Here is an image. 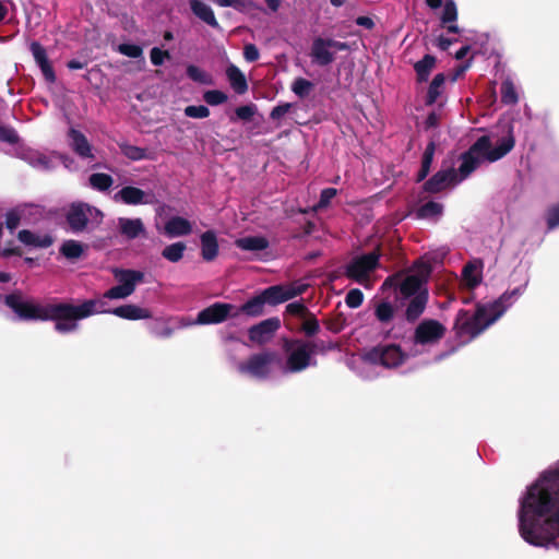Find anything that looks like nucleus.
<instances>
[{
  "label": "nucleus",
  "mask_w": 559,
  "mask_h": 559,
  "mask_svg": "<svg viewBox=\"0 0 559 559\" xmlns=\"http://www.w3.org/2000/svg\"><path fill=\"white\" fill-rule=\"evenodd\" d=\"M457 181V173L454 168L441 169L425 181L423 188L428 193H439Z\"/></svg>",
  "instance_id": "f3484780"
},
{
  "label": "nucleus",
  "mask_w": 559,
  "mask_h": 559,
  "mask_svg": "<svg viewBox=\"0 0 559 559\" xmlns=\"http://www.w3.org/2000/svg\"><path fill=\"white\" fill-rule=\"evenodd\" d=\"M380 257L379 247L369 253L355 257L345 267L346 277L357 283L365 282L369 274L378 267Z\"/></svg>",
  "instance_id": "1a4fd4ad"
},
{
  "label": "nucleus",
  "mask_w": 559,
  "mask_h": 559,
  "mask_svg": "<svg viewBox=\"0 0 559 559\" xmlns=\"http://www.w3.org/2000/svg\"><path fill=\"white\" fill-rule=\"evenodd\" d=\"M421 267L423 269L419 274L407 275L399 283L397 292L401 296L400 299H408L424 290H428L425 287V284L430 275L431 266L423 263Z\"/></svg>",
  "instance_id": "ddd939ff"
},
{
  "label": "nucleus",
  "mask_w": 559,
  "mask_h": 559,
  "mask_svg": "<svg viewBox=\"0 0 559 559\" xmlns=\"http://www.w3.org/2000/svg\"><path fill=\"white\" fill-rule=\"evenodd\" d=\"M313 88V83L304 78H297L292 84V91L300 98L307 97Z\"/></svg>",
  "instance_id": "a18cd8bd"
},
{
  "label": "nucleus",
  "mask_w": 559,
  "mask_h": 559,
  "mask_svg": "<svg viewBox=\"0 0 559 559\" xmlns=\"http://www.w3.org/2000/svg\"><path fill=\"white\" fill-rule=\"evenodd\" d=\"M407 354L397 344H379L364 354V360L370 365L386 369L397 368L405 362Z\"/></svg>",
  "instance_id": "423d86ee"
},
{
  "label": "nucleus",
  "mask_w": 559,
  "mask_h": 559,
  "mask_svg": "<svg viewBox=\"0 0 559 559\" xmlns=\"http://www.w3.org/2000/svg\"><path fill=\"white\" fill-rule=\"evenodd\" d=\"M186 73H187V76L190 80H192L193 82L204 84V85L213 84L212 75L194 64H189L186 69Z\"/></svg>",
  "instance_id": "58836bf2"
},
{
  "label": "nucleus",
  "mask_w": 559,
  "mask_h": 559,
  "mask_svg": "<svg viewBox=\"0 0 559 559\" xmlns=\"http://www.w3.org/2000/svg\"><path fill=\"white\" fill-rule=\"evenodd\" d=\"M435 152H436V142L433 140H431L427 144V146L425 148V152L423 154L421 165L431 168V164H432V160H433Z\"/></svg>",
  "instance_id": "e2e57ef3"
},
{
  "label": "nucleus",
  "mask_w": 559,
  "mask_h": 559,
  "mask_svg": "<svg viewBox=\"0 0 559 559\" xmlns=\"http://www.w3.org/2000/svg\"><path fill=\"white\" fill-rule=\"evenodd\" d=\"M476 266L468 262L464 265L462 275L468 288L474 289L481 282V277L475 275Z\"/></svg>",
  "instance_id": "c03bdc74"
},
{
  "label": "nucleus",
  "mask_w": 559,
  "mask_h": 559,
  "mask_svg": "<svg viewBox=\"0 0 559 559\" xmlns=\"http://www.w3.org/2000/svg\"><path fill=\"white\" fill-rule=\"evenodd\" d=\"M292 107L293 105L290 103H283L275 106L270 112V118L274 121H277L281 118H283L284 115H286Z\"/></svg>",
  "instance_id": "0e129e2a"
},
{
  "label": "nucleus",
  "mask_w": 559,
  "mask_h": 559,
  "mask_svg": "<svg viewBox=\"0 0 559 559\" xmlns=\"http://www.w3.org/2000/svg\"><path fill=\"white\" fill-rule=\"evenodd\" d=\"M307 288L308 285L302 283H293L289 285H284V289L287 295V300L302 295L307 290Z\"/></svg>",
  "instance_id": "13d9d810"
},
{
  "label": "nucleus",
  "mask_w": 559,
  "mask_h": 559,
  "mask_svg": "<svg viewBox=\"0 0 559 559\" xmlns=\"http://www.w3.org/2000/svg\"><path fill=\"white\" fill-rule=\"evenodd\" d=\"M304 321L300 326V331L307 337H313L320 332V322L317 319L316 314L309 311L304 318Z\"/></svg>",
  "instance_id": "4c0bfd02"
},
{
  "label": "nucleus",
  "mask_w": 559,
  "mask_h": 559,
  "mask_svg": "<svg viewBox=\"0 0 559 559\" xmlns=\"http://www.w3.org/2000/svg\"><path fill=\"white\" fill-rule=\"evenodd\" d=\"M151 332L157 337L168 338L173 335L174 329L166 321L157 319L151 326Z\"/></svg>",
  "instance_id": "49530a36"
},
{
  "label": "nucleus",
  "mask_w": 559,
  "mask_h": 559,
  "mask_svg": "<svg viewBox=\"0 0 559 559\" xmlns=\"http://www.w3.org/2000/svg\"><path fill=\"white\" fill-rule=\"evenodd\" d=\"M186 248L187 246L182 241L168 245L163 249L162 257L170 262H178L182 259Z\"/></svg>",
  "instance_id": "c9c22d12"
},
{
  "label": "nucleus",
  "mask_w": 559,
  "mask_h": 559,
  "mask_svg": "<svg viewBox=\"0 0 559 559\" xmlns=\"http://www.w3.org/2000/svg\"><path fill=\"white\" fill-rule=\"evenodd\" d=\"M325 328L332 333H340L346 324V319L342 313L323 321Z\"/></svg>",
  "instance_id": "8fccbe9b"
},
{
  "label": "nucleus",
  "mask_w": 559,
  "mask_h": 559,
  "mask_svg": "<svg viewBox=\"0 0 559 559\" xmlns=\"http://www.w3.org/2000/svg\"><path fill=\"white\" fill-rule=\"evenodd\" d=\"M170 52L158 47H153L150 51V59L153 66L160 67L166 59H170Z\"/></svg>",
  "instance_id": "3c124183"
},
{
  "label": "nucleus",
  "mask_w": 559,
  "mask_h": 559,
  "mask_svg": "<svg viewBox=\"0 0 559 559\" xmlns=\"http://www.w3.org/2000/svg\"><path fill=\"white\" fill-rule=\"evenodd\" d=\"M119 233L128 240L145 236V226L141 218L120 217L118 219Z\"/></svg>",
  "instance_id": "412c9836"
},
{
  "label": "nucleus",
  "mask_w": 559,
  "mask_h": 559,
  "mask_svg": "<svg viewBox=\"0 0 559 559\" xmlns=\"http://www.w3.org/2000/svg\"><path fill=\"white\" fill-rule=\"evenodd\" d=\"M336 195V189L334 188H326L321 191L320 199L318 206L319 207H326L331 200Z\"/></svg>",
  "instance_id": "774afa93"
},
{
  "label": "nucleus",
  "mask_w": 559,
  "mask_h": 559,
  "mask_svg": "<svg viewBox=\"0 0 559 559\" xmlns=\"http://www.w3.org/2000/svg\"><path fill=\"white\" fill-rule=\"evenodd\" d=\"M119 148L121 153L131 160H142L147 158L146 150L131 145L128 143H120Z\"/></svg>",
  "instance_id": "a19ab883"
},
{
  "label": "nucleus",
  "mask_w": 559,
  "mask_h": 559,
  "mask_svg": "<svg viewBox=\"0 0 559 559\" xmlns=\"http://www.w3.org/2000/svg\"><path fill=\"white\" fill-rule=\"evenodd\" d=\"M192 230L190 222L180 216L169 218L165 224V231L171 237L186 236Z\"/></svg>",
  "instance_id": "a878e982"
},
{
  "label": "nucleus",
  "mask_w": 559,
  "mask_h": 559,
  "mask_svg": "<svg viewBox=\"0 0 559 559\" xmlns=\"http://www.w3.org/2000/svg\"><path fill=\"white\" fill-rule=\"evenodd\" d=\"M226 75L231 88L237 94H245L248 91V83L245 74L235 64H230L226 69Z\"/></svg>",
  "instance_id": "bb28decb"
},
{
  "label": "nucleus",
  "mask_w": 559,
  "mask_h": 559,
  "mask_svg": "<svg viewBox=\"0 0 559 559\" xmlns=\"http://www.w3.org/2000/svg\"><path fill=\"white\" fill-rule=\"evenodd\" d=\"M330 48L336 50L347 49V44L330 38L317 37L312 41L310 56L317 64L325 67L334 61V52L330 51Z\"/></svg>",
  "instance_id": "f8f14e48"
},
{
  "label": "nucleus",
  "mask_w": 559,
  "mask_h": 559,
  "mask_svg": "<svg viewBox=\"0 0 559 559\" xmlns=\"http://www.w3.org/2000/svg\"><path fill=\"white\" fill-rule=\"evenodd\" d=\"M519 534L527 544L559 548V462L543 471L519 500Z\"/></svg>",
  "instance_id": "f257e3e1"
},
{
  "label": "nucleus",
  "mask_w": 559,
  "mask_h": 559,
  "mask_svg": "<svg viewBox=\"0 0 559 559\" xmlns=\"http://www.w3.org/2000/svg\"><path fill=\"white\" fill-rule=\"evenodd\" d=\"M546 221L548 229H554L559 226V203L547 210Z\"/></svg>",
  "instance_id": "052dcab7"
},
{
  "label": "nucleus",
  "mask_w": 559,
  "mask_h": 559,
  "mask_svg": "<svg viewBox=\"0 0 559 559\" xmlns=\"http://www.w3.org/2000/svg\"><path fill=\"white\" fill-rule=\"evenodd\" d=\"M114 276L119 284L106 290L104 298L124 299L134 293L138 284L144 282V273L138 270L115 269Z\"/></svg>",
  "instance_id": "0eeeda50"
},
{
  "label": "nucleus",
  "mask_w": 559,
  "mask_h": 559,
  "mask_svg": "<svg viewBox=\"0 0 559 559\" xmlns=\"http://www.w3.org/2000/svg\"><path fill=\"white\" fill-rule=\"evenodd\" d=\"M261 295L263 296L266 304L275 306L287 301V295L284 289V285H274L265 288Z\"/></svg>",
  "instance_id": "72a5a7b5"
},
{
  "label": "nucleus",
  "mask_w": 559,
  "mask_h": 559,
  "mask_svg": "<svg viewBox=\"0 0 559 559\" xmlns=\"http://www.w3.org/2000/svg\"><path fill=\"white\" fill-rule=\"evenodd\" d=\"M436 57L432 55H425L423 59L414 64V69L417 75V81L423 83L428 81L430 72L436 66Z\"/></svg>",
  "instance_id": "c756f323"
},
{
  "label": "nucleus",
  "mask_w": 559,
  "mask_h": 559,
  "mask_svg": "<svg viewBox=\"0 0 559 559\" xmlns=\"http://www.w3.org/2000/svg\"><path fill=\"white\" fill-rule=\"evenodd\" d=\"M429 299L428 290H424L408 299L396 298L400 306H405L404 319L408 323H415L425 312Z\"/></svg>",
  "instance_id": "dca6fc26"
},
{
  "label": "nucleus",
  "mask_w": 559,
  "mask_h": 559,
  "mask_svg": "<svg viewBox=\"0 0 559 559\" xmlns=\"http://www.w3.org/2000/svg\"><path fill=\"white\" fill-rule=\"evenodd\" d=\"M447 328L435 319L423 320L415 329L413 342L416 345H433L445 335Z\"/></svg>",
  "instance_id": "9d476101"
},
{
  "label": "nucleus",
  "mask_w": 559,
  "mask_h": 559,
  "mask_svg": "<svg viewBox=\"0 0 559 559\" xmlns=\"http://www.w3.org/2000/svg\"><path fill=\"white\" fill-rule=\"evenodd\" d=\"M21 222V215L17 211L11 210L5 215V226L9 230L13 231L17 228Z\"/></svg>",
  "instance_id": "69168bd1"
},
{
  "label": "nucleus",
  "mask_w": 559,
  "mask_h": 559,
  "mask_svg": "<svg viewBox=\"0 0 559 559\" xmlns=\"http://www.w3.org/2000/svg\"><path fill=\"white\" fill-rule=\"evenodd\" d=\"M189 5L192 13L202 22L213 28H219V23L215 17L214 11L210 5L201 0H189Z\"/></svg>",
  "instance_id": "4be33fe9"
},
{
  "label": "nucleus",
  "mask_w": 559,
  "mask_h": 559,
  "mask_svg": "<svg viewBox=\"0 0 559 559\" xmlns=\"http://www.w3.org/2000/svg\"><path fill=\"white\" fill-rule=\"evenodd\" d=\"M218 254V241L215 231L206 230L201 235V255L204 261L211 262Z\"/></svg>",
  "instance_id": "b1692460"
},
{
  "label": "nucleus",
  "mask_w": 559,
  "mask_h": 559,
  "mask_svg": "<svg viewBox=\"0 0 559 559\" xmlns=\"http://www.w3.org/2000/svg\"><path fill=\"white\" fill-rule=\"evenodd\" d=\"M521 294L522 288L516 287L510 292H504L498 299L491 302H477L474 313L460 309L453 325L456 337L463 342H469L480 335L507 311L512 305V299Z\"/></svg>",
  "instance_id": "7ed1b4c3"
},
{
  "label": "nucleus",
  "mask_w": 559,
  "mask_h": 559,
  "mask_svg": "<svg viewBox=\"0 0 559 559\" xmlns=\"http://www.w3.org/2000/svg\"><path fill=\"white\" fill-rule=\"evenodd\" d=\"M91 218H98V223H100L103 213L97 207L85 202L71 203L66 213V222L73 234L86 230Z\"/></svg>",
  "instance_id": "6e6552de"
},
{
  "label": "nucleus",
  "mask_w": 559,
  "mask_h": 559,
  "mask_svg": "<svg viewBox=\"0 0 559 559\" xmlns=\"http://www.w3.org/2000/svg\"><path fill=\"white\" fill-rule=\"evenodd\" d=\"M443 213V205L436 201H428L415 211L417 219H438Z\"/></svg>",
  "instance_id": "c85d7f7f"
},
{
  "label": "nucleus",
  "mask_w": 559,
  "mask_h": 559,
  "mask_svg": "<svg viewBox=\"0 0 559 559\" xmlns=\"http://www.w3.org/2000/svg\"><path fill=\"white\" fill-rule=\"evenodd\" d=\"M118 51L129 58H140L143 53L142 47L135 44H120Z\"/></svg>",
  "instance_id": "5fc2aeb1"
},
{
  "label": "nucleus",
  "mask_w": 559,
  "mask_h": 559,
  "mask_svg": "<svg viewBox=\"0 0 559 559\" xmlns=\"http://www.w3.org/2000/svg\"><path fill=\"white\" fill-rule=\"evenodd\" d=\"M515 145V139L510 130L508 135L502 138L497 146L491 147V140L489 135H481L478 138L467 151L460 155L461 165L456 170L459 181L466 179L474 173L481 160L490 163L497 162L510 153Z\"/></svg>",
  "instance_id": "20e7f679"
},
{
  "label": "nucleus",
  "mask_w": 559,
  "mask_h": 559,
  "mask_svg": "<svg viewBox=\"0 0 559 559\" xmlns=\"http://www.w3.org/2000/svg\"><path fill=\"white\" fill-rule=\"evenodd\" d=\"M457 20V8L453 0H447L441 15V24L447 25Z\"/></svg>",
  "instance_id": "de8ad7c7"
},
{
  "label": "nucleus",
  "mask_w": 559,
  "mask_h": 559,
  "mask_svg": "<svg viewBox=\"0 0 559 559\" xmlns=\"http://www.w3.org/2000/svg\"><path fill=\"white\" fill-rule=\"evenodd\" d=\"M282 349L286 354L285 370L288 372L298 373L317 365L307 340L283 337Z\"/></svg>",
  "instance_id": "39448f33"
},
{
  "label": "nucleus",
  "mask_w": 559,
  "mask_h": 559,
  "mask_svg": "<svg viewBox=\"0 0 559 559\" xmlns=\"http://www.w3.org/2000/svg\"><path fill=\"white\" fill-rule=\"evenodd\" d=\"M31 51L33 53V57L38 64V67L41 70V73L45 78V80L48 83H55L56 82V73L55 70L48 59L46 49L37 41H33L31 44Z\"/></svg>",
  "instance_id": "6ab92c4d"
},
{
  "label": "nucleus",
  "mask_w": 559,
  "mask_h": 559,
  "mask_svg": "<svg viewBox=\"0 0 559 559\" xmlns=\"http://www.w3.org/2000/svg\"><path fill=\"white\" fill-rule=\"evenodd\" d=\"M235 308L231 304L215 302L198 313L197 323L206 324H218L224 322L227 318L234 317L230 312Z\"/></svg>",
  "instance_id": "2eb2a0df"
},
{
  "label": "nucleus",
  "mask_w": 559,
  "mask_h": 559,
  "mask_svg": "<svg viewBox=\"0 0 559 559\" xmlns=\"http://www.w3.org/2000/svg\"><path fill=\"white\" fill-rule=\"evenodd\" d=\"M501 102L504 105H514L519 100V96L513 82L510 79L504 80L500 86Z\"/></svg>",
  "instance_id": "e433bc0d"
},
{
  "label": "nucleus",
  "mask_w": 559,
  "mask_h": 559,
  "mask_svg": "<svg viewBox=\"0 0 559 559\" xmlns=\"http://www.w3.org/2000/svg\"><path fill=\"white\" fill-rule=\"evenodd\" d=\"M203 99L211 106H218L227 100V95L218 90H210L203 94Z\"/></svg>",
  "instance_id": "09e8293b"
},
{
  "label": "nucleus",
  "mask_w": 559,
  "mask_h": 559,
  "mask_svg": "<svg viewBox=\"0 0 559 559\" xmlns=\"http://www.w3.org/2000/svg\"><path fill=\"white\" fill-rule=\"evenodd\" d=\"M362 301H364V294L358 288L350 289L345 297L346 305L353 309L360 307Z\"/></svg>",
  "instance_id": "864d4df0"
},
{
  "label": "nucleus",
  "mask_w": 559,
  "mask_h": 559,
  "mask_svg": "<svg viewBox=\"0 0 559 559\" xmlns=\"http://www.w3.org/2000/svg\"><path fill=\"white\" fill-rule=\"evenodd\" d=\"M257 110L255 105H243L236 108L235 114L238 119L243 121H250L252 117L254 116Z\"/></svg>",
  "instance_id": "bf43d9fd"
},
{
  "label": "nucleus",
  "mask_w": 559,
  "mask_h": 559,
  "mask_svg": "<svg viewBox=\"0 0 559 559\" xmlns=\"http://www.w3.org/2000/svg\"><path fill=\"white\" fill-rule=\"evenodd\" d=\"M4 305L9 307L20 320L23 321H53L55 331L60 334L71 333L78 330V321L88 318L97 310L96 306H103V300L87 299L81 305L69 302L39 305L32 300H24L19 292L4 296Z\"/></svg>",
  "instance_id": "f03ea898"
},
{
  "label": "nucleus",
  "mask_w": 559,
  "mask_h": 559,
  "mask_svg": "<svg viewBox=\"0 0 559 559\" xmlns=\"http://www.w3.org/2000/svg\"><path fill=\"white\" fill-rule=\"evenodd\" d=\"M88 181H90V185L92 186V188H94L98 191H106L114 183L112 177L105 173L92 174L88 178Z\"/></svg>",
  "instance_id": "ea45409f"
},
{
  "label": "nucleus",
  "mask_w": 559,
  "mask_h": 559,
  "mask_svg": "<svg viewBox=\"0 0 559 559\" xmlns=\"http://www.w3.org/2000/svg\"><path fill=\"white\" fill-rule=\"evenodd\" d=\"M236 246L247 251H261L269 247V241L262 236H249L237 239Z\"/></svg>",
  "instance_id": "2f4dec72"
},
{
  "label": "nucleus",
  "mask_w": 559,
  "mask_h": 559,
  "mask_svg": "<svg viewBox=\"0 0 559 559\" xmlns=\"http://www.w3.org/2000/svg\"><path fill=\"white\" fill-rule=\"evenodd\" d=\"M311 349L312 355L321 354L324 355L328 352L336 349L337 343L332 341H323V340H307Z\"/></svg>",
  "instance_id": "37998d69"
},
{
  "label": "nucleus",
  "mask_w": 559,
  "mask_h": 559,
  "mask_svg": "<svg viewBox=\"0 0 559 559\" xmlns=\"http://www.w3.org/2000/svg\"><path fill=\"white\" fill-rule=\"evenodd\" d=\"M280 328L281 320L277 317L265 319L249 329V340L253 343L264 344Z\"/></svg>",
  "instance_id": "a211bd4d"
},
{
  "label": "nucleus",
  "mask_w": 559,
  "mask_h": 559,
  "mask_svg": "<svg viewBox=\"0 0 559 559\" xmlns=\"http://www.w3.org/2000/svg\"><path fill=\"white\" fill-rule=\"evenodd\" d=\"M396 308L388 300L374 305V317L381 324H389L395 317Z\"/></svg>",
  "instance_id": "7c9ffc66"
},
{
  "label": "nucleus",
  "mask_w": 559,
  "mask_h": 559,
  "mask_svg": "<svg viewBox=\"0 0 559 559\" xmlns=\"http://www.w3.org/2000/svg\"><path fill=\"white\" fill-rule=\"evenodd\" d=\"M17 239L28 247L34 248H48L53 243V238L46 235H37L28 229H22L17 233Z\"/></svg>",
  "instance_id": "393cba45"
},
{
  "label": "nucleus",
  "mask_w": 559,
  "mask_h": 559,
  "mask_svg": "<svg viewBox=\"0 0 559 559\" xmlns=\"http://www.w3.org/2000/svg\"><path fill=\"white\" fill-rule=\"evenodd\" d=\"M68 138L70 140V147L79 157L83 159L94 158L92 145L81 131L70 128L68 131Z\"/></svg>",
  "instance_id": "aec40b11"
},
{
  "label": "nucleus",
  "mask_w": 559,
  "mask_h": 559,
  "mask_svg": "<svg viewBox=\"0 0 559 559\" xmlns=\"http://www.w3.org/2000/svg\"><path fill=\"white\" fill-rule=\"evenodd\" d=\"M26 158L34 168L49 170L52 167L50 158L40 152H32Z\"/></svg>",
  "instance_id": "79ce46f5"
},
{
  "label": "nucleus",
  "mask_w": 559,
  "mask_h": 559,
  "mask_svg": "<svg viewBox=\"0 0 559 559\" xmlns=\"http://www.w3.org/2000/svg\"><path fill=\"white\" fill-rule=\"evenodd\" d=\"M104 305H97L96 311L94 313H111L118 318L124 319V320H143V319H151L152 312L147 308L140 307L134 304H128V305H121L112 309H105L106 302L103 301Z\"/></svg>",
  "instance_id": "4468645a"
},
{
  "label": "nucleus",
  "mask_w": 559,
  "mask_h": 559,
  "mask_svg": "<svg viewBox=\"0 0 559 559\" xmlns=\"http://www.w3.org/2000/svg\"><path fill=\"white\" fill-rule=\"evenodd\" d=\"M59 251L68 260H76L83 254L84 246L78 240L69 239L63 241Z\"/></svg>",
  "instance_id": "f704fd0d"
},
{
  "label": "nucleus",
  "mask_w": 559,
  "mask_h": 559,
  "mask_svg": "<svg viewBox=\"0 0 559 559\" xmlns=\"http://www.w3.org/2000/svg\"><path fill=\"white\" fill-rule=\"evenodd\" d=\"M115 199L120 200L128 205H139L148 203V201L146 200V193L142 189L132 186H126L122 189H120L116 193Z\"/></svg>",
  "instance_id": "5701e85b"
},
{
  "label": "nucleus",
  "mask_w": 559,
  "mask_h": 559,
  "mask_svg": "<svg viewBox=\"0 0 559 559\" xmlns=\"http://www.w3.org/2000/svg\"><path fill=\"white\" fill-rule=\"evenodd\" d=\"M185 115L189 118L202 119L210 116V109L204 105H190L185 108Z\"/></svg>",
  "instance_id": "603ef678"
},
{
  "label": "nucleus",
  "mask_w": 559,
  "mask_h": 559,
  "mask_svg": "<svg viewBox=\"0 0 559 559\" xmlns=\"http://www.w3.org/2000/svg\"><path fill=\"white\" fill-rule=\"evenodd\" d=\"M308 307L302 301H294L286 306V313L304 318L309 313Z\"/></svg>",
  "instance_id": "6e6d98bb"
},
{
  "label": "nucleus",
  "mask_w": 559,
  "mask_h": 559,
  "mask_svg": "<svg viewBox=\"0 0 559 559\" xmlns=\"http://www.w3.org/2000/svg\"><path fill=\"white\" fill-rule=\"evenodd\" d=\"M444 83H445L444 73H438L435 75V78L430 82L428 91H427V95H426V99H425V104L427 106H431L437 102L439 96L442 94V88H443Z\"/></svg>",
  "instance_id": "473e14b6"
},
{
  "label": "nucleus",
  "mask_w": 559,
  "mask_h": 559,
  "mask_svg": "<svg viewBox=\"0 0 559 559\" xmlns=\"http://www.w3.org/2000/svg\"><path fill=\"white\" fill-rule=\"evenodd\" d=\"M229 7L234 8L239 12H249L252 10L260 9L257 3L252 0H230Z\"/></svg>",
  "instance_id": "4d7b16f0"
},
{
  "label": "nucleus",
  "mask_w": 559,
  "mask_h": 559,
  "mask_svg": "<svg viewBox=\"0 0 559 559\" xmlns=\"http://www.w3.org/2000/svg\"><path fill=\"white\" fill-rule=\"evenodd\" d=\"M265 304L266 302L263 296L261 294L257 295L241 305L237 312L233 316H237L238 313L242 312L249 317H259L263 314Z\"/></svg>",
  "instance_id": "cd10ccee"
},
{
  "label": "nucleus",
  "mask_w": 559,
  "mask_h": 559,
  "mask_svg": "<svg viewBox=\"0 0 559 559\" xmlns=\"http://www.w3.org/2000/svg\"><path fill=\"white\" fill-rule=\"evenodd\" d=\"M274 359L275 354L272 352L254 354L250 356L246 362L239 364L238 371L240 373L250 374L257 379H265L270 374V366Z\"/></svg>",
  "instance_id": "9b49d317"
},
{
  "label": "nucleus",
  "mask_w": 559,
  "mask_h": 559,
  "mask_svg": "<svg viewBox=\"0 0 559 559\" xmlns=\"http://www.w3.org/2000/svg\"><path fill=\"white\" fill-rule=\"evenodd\" d=\"M243 57L248 62H254L259 59L260 52L254 44H246L243 47Z\"/></svg>",
  "instance_id": "338daca9"
},
{
  "label": "nucleus",
  "mask_w": 559,
  "mask_h": 559,
  "mask_svg": "<svg viewBox=\"0 0 559 559\" xmlns=\"http://www.w3.org/2000/svg\"><path fill=\"white\" fill-rule=\"evenodd\" d=\"M0 141L15 144L19 142V135L13 128L0 126Z\"/></svg>",
  "instance_id": "680f3d73"
}]
</instances>
